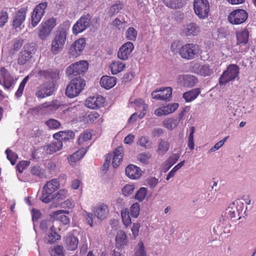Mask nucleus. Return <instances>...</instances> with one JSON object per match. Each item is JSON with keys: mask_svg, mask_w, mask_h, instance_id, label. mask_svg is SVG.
<instances>
[{"mask_svg": "<svg viewBox=\"0 0 256 256\" xmlns=\"http://www.w3.org/2000/svg\"><path fill=\"white\" fill-rule=\"evenodd\" d=\"M60 187V182L57 179H52L48 182L44 186L40 200L44 203H48L54 198L52 194Z\"/></svg>", "mask_w": 256, "mask_h": 256, "instance_id": "nucleus-5", "label": "nucleus"}, {"mask_svg": "<svg viewBox=\"0 0 256 256\" xmlns=\"http://www.w3.org/2000/svg\"><path fill=\"white\" fill-rule=\"evenodd\" d=\"M91 16L90 14L82 16L73 26L72 30L74 34L76 35L86 30L91 24Z\"/></svg>", "mask_w": 256, "mask_h": 256, "instance_id": "nucleus-13", "label": "nucleus"}, {"mask_svg": "<svg viewBox=\"0 0 256 256\" xmlns=\"http://www.w3.org/2000/svg\"><path fill=\"white\" fill-rule=\"evenodd\" d=\"M104 102V98L98 95L88 97L86 101V106L90 108L95 109L102 106Z\"/></svg>", "mask_w": 256, "mask_h": 256, "instance_id": "nucleus-18", "label": "nucleus"}, {"mask_svg": "<svg viewBox=\"0 0 256 256\" xmlns=\"http://www.w3.org/2000/svg\"><path fill=\"white\" fill-rule=\"evenodd\" d=\"M86 40L84 38H79L75 41L72 44L70 49V52L73 56L76 57L80 55L85 46Z\"/></svg>", "mask_w": 256, "mask_h": 256, "instance_id": "nucleus-22", "label": "nucleus"}, {"mask_svg": "<svg viewBox=\"0 0 256 256\" xmlns=\"http://www.w3.org/2000/svg\"><path fill=\"white\" fill-rule=\"evenodd\" d=\"M8 14L6 12H0V28L4 26L8 22Z\"/></svg>", "mask_w": 256, "mask_h": 256, "instance_id": "nucleus-59", "label": "nucleus"}, {"mask_svg": "<svg viewBox=\"0 0 256 256\" xmlns=\"http://www.w3.org/2000/svg\"><path fill=\"white\" fill-rule=\"evenodd\" d=\"M178 106L179 104L178 103L170 104L156 108L154 111V114L158 116L168 115L176 111Z\"/></svg>", "mask_w": 256, "mask_h": 256, "instance_id": "nucleus-20", "label": "nucleus"}, {"mask_svg": "<svg viewBox=\"0 0 256 256\" xmlns=\"http://www.w3.org/2000/svg\"><path fill=\"white\" fill-rule=\"evenodd\" d=\"M177 82L180 86L185 88H192L198 82V78L190 74L179 75L177 78Z\"/></svg>", "mask_w": 256, "mask_h": 256, "instance_id": "nucleus-15", "label": "nucleus"}, {"mask_svg": "<svg viewBox=\"0 0 256 256\" xmlns=\"http://www.w3.org/2000/svg\"><path fill=\"white\" fill-rule=\"evenodd\" d=\"M163 126L168 130H172L174 129L178 124L177 120L174 118H170L165 119L163 121Z\"/></svg>", "mask_w": 256, "mask_h": 256, "instance_id": "nucleus-35", "label": "nucleus"}, {"mask_svg": "<svg viewBox=\"0 0 256 256\" xmlns=\"http://www.w3.org/2000/svg\"><path fill=\"white\" fill-rule=\"evenodd\" d=\"M180 158L178 154H172L166 160V163L169 165V168L173 166L178 160Z\"/></svg>", "mask_w": 256, "mask_h": 256, "instance_id": "nucleus-58", "label": "nucleus"}, {"mask_svg": "<svg viewBox=\"0 0 256 256\" xmlns=\"http://www.w3.org/2000/svg\"><path fill=\"white\" fill-rule=\"evenodd\" d=\"M14 79L8 72L4 68H0V84H3L5 88L8 89L13 84Z\"/></svg>", "mask_w": 256, "mask_h": 256, "instance_id": "nucleus-19", "label": "nucleus"}, {"mask_svg": "<svg viewBox=\"0 0 256 256\" xmlns=\"http://www.w3.org/2000/svg\"><path fill=\"white\" fill-rule=\"evenodd\" d=\"M63 134H62V140H68L70 139L74 138V133L72 130L62 131Z\"/></svg>", "mask_w": 256, "mask_h": 256, "instance_id": "nucleus-56", "label": "nucleus"}, {"mask_svg": "<svg viewBox=\"0 0 256 256\" xmlns=\"http://www.w3.org/2000/svg\"><path fill=\"white\" fill-rule=\"evenodd\" d=\"M38 75L48 80L51 79L53 80H56L60 78V72L57 70H40L38 72Z\"/></svg>", "mask_w": 256, "mask_h": 256, "instance_id": "nucleus-27", "label": "nucleus"}, {"mask_svg": "<svg viewBox=\"0 0 256 256\" xmlns=\"http://www.w3.org/2000/svg\"><path fill=\"white\" fill-rule=\"evenodd\" d=\"M199 52L198 46L194 43H186L178 49V54L184 60H190L194 59Z\"/></svg>", "mask_w": 256, "mask_h": 256, "instance_id": "nucleus-4", "label": "nucleus"}, {"mask_svg": "<svg viewBox=\"0 0 256 256\" xmlns=\"http://www.w3.org/2000/svg\"><path fill=\"white\" fill-rule=\"evenodd\" d=\"M194 72L196 74L202 76H210L214 72L208 64H196L194 66Z\"/></svg>", "mask_w": 256, "mask_h": 256, "instance_id": "nucleus-24", "label": "nucleus"}, {"mask_svg": "<svg viewBox=\"0 0 256 256\" xmlns=\"http://www.w3.org/2000/svg\"><path fill=\"white\" fill-rule=\"evenodd\" d=\"M122 4H116L112 5L110 8L109 14L111 16L118 14L122 8Z\"/></svg>", "mask_w": 256, "mask_h": 256, "instance_id": "nucleus-55", "label": "nucleus"}, {"mask_svg": "<svg viewBox=\"0 0 256 256\" xmlns=\"http://www.w3.org/2000/svg\"><path fill=\"white\" fill-rule=\"evenodd\" d=\"M136 37V30L132 27L129 28V40L134 41Z\"/></svg>", "mask_w": 256, "mask_h": 256, "instance_id": "nucleus-64", "label": "nucleus"}, {"mask_svg": "<svg viewBox=\"0 0 256 256\" xmlns=\"http://www.w3.org/2000/svg\"><path fill=\"white\" fill-rule=\"evenodd\" d=\"M62 146V143L60 140H55L48 146L46 150L50 153L56 152L60 150Z\"/></svg>", "mask_w": 256, "mask_h": 256, "instance_id": "nucleus-39", "label": "nucleus"}, {"mask_svg": "<svg viewBox=\"0 0 256 256\" xmlns=\"http://www.w3.org/2000/svg\"><path fill=\"white\" fill-rule=\"evenodd\" d=\"M163 2L166 6L171 8H179L183 6L180 0H163Z\"/></svg>", "mask_w": 256, "mask_h": 256, "instance_id": "nucleus-40", "label": "nucleus"}, {"mask_svg": "<svg viewBox=\"0 0 256 256\" xmlns=\"http://www.w3.org/2000/svg\"><path fill=\"white\" fill-rule=\"evenodd\" d=\"M67 36V30L59 28L51 43V52L54 54L60 53L64 48Z\"/></svg>", "mask_w": 256, "mask_h": 256, "instance_id": "nucleus-1", "label": "nucleus"}, {"mask_svg": "<svg viewBox=\"0 0 256 256\" xmlns=\"http://www.w3.org/2000/svg\"><path fill=\"white\" fill-rule=\"evenodd\" d=\"M56 26V20L50 18L42 24L39 28L38 36L42 40H45Z\"/></svg>", "mask_w": 256, "mask_h": 256, "instance_id": "nucleus-12", "label": "nucleus"}, {"mask_svg": "<svg viewBox=\"0 0 256 256\" xmlns=\"http://www.w3.org/2000/svg\"><path fill=\"white\" fill-rule=\"evenodd\" d=\"M60 238V236L56 232L54 226L52 225L50 227V232L44 238V241L46 243L51 244L59 240Z\"/></svg>", "mask_w": 256, "mask_h": 256, "instance_id": "nucleus-25", "label": "nucleus"}, {"mask_svg": "<svg viewBox=\"0 0 256 256\" xmlns=\"http://www.w3.org/2000/svg\"><path fill=\"white\" fill-rule=\"evenodd\" d=\"M99 114L95 112H93L90 113H86V114L85 122L87 123H92L95 120H96L98 117Z\"/></svg>", "mask_w": 256, "mask_h": 256, "instance_id": "nucleus-46", "label": "nucleus"}, {"mask_svg": "<svg viewBox=\"0 0 256 256\" xmlns=\"http://www.w3.org/2000/svg\"><path fill=\"white\" fill-rule=\"evenodd\" d=\"M200 32V28L198 24L194 22H190L184 26L182 35L186 36H196Z\"/></svg>", "mask_w": 256, "mask_h": 256, "instance_id": "nucleus-16", "label": "nucleus"}, {"mask_svg": "<svg viewBox=\"0 0 256 256\" xmlns=\"http://www.w3.org/2000/svg\"><path fill=\"white\" fill-rule=\"evenodd\" d=\"M36 51L35 44L28 43L24 46L19 53L17 58V63L20 66H23L30 62Z\"/></svg>", "mask_w": 256, "mask_h": 256, "instance_id": "nucleus-6", "label": "nucleus"}, {"mask_svg": "<svg viewBox=\"0 0 256 256\" xmlns=\"http://www.w3.org/2000/svg\"><path fill=\"white\" fill-rule=\"evenodd\" d=\"M118 56L122 60H126L128 58V42L124 43L120 48Z\"/></svg>", "mask_w": 256, "mask_h": 256, "instance_id": "nucleus-37", "label": "nucleus"}, {"mask_svg": "<svg viewBox=\"0 0 256 256\" xmlns=\"http://www.w3.org/2000/svg\"><path fill=\"white\" fill-rule=\"evenodd\" d=\"M146 189L144 187L140 188L135 194V198L140 202H142L146 194Z\"/></svg>", "mask_w": 256, "mask_h": 256, "instance_id": "nucleus-47", "label": "nucleus"}, {"mask_svg": "<svg viewBox=\"0 0 256 256\" xmlns=\"http://www.w3.org/2000/svg\"><path fill=\"white\" fill-rule=\"evenodd\" d=\"M7 158L10 162L12 165H14L17 159L18 158V155L12 150L8 148L5 152Z\"/></svg>", "mask_w": 256, "mask_h": 256, "instance_id": "nucleus-45", "label": "nucleus"}, {"mask_svg": "<svg viewBox=\"0 0 256 256\" xmlns=\"http://www.w3.org/2000/svg\"><path fill=\"white\" fill-rule=\"evenodd\" d=\"M92 134L90 132H84L80 134L78 140V144H82L84 142H86L90 139Z\"/></svg>", "mask_w": 256, "mask_h": 256, "instance_id": "nucleus-51", "label": "nucleus"}, {"mask_svg": "<svg viewBox=\"0 0 256 256\" xmlns=\"http://www.w3.org/2000/svg\"><path fill=\"white\" fill-rule=\"evenodd\" d=\"M126 64L123 62L118 61L113 62L110 65V68L112 74H116L120 72L123 70Z\"/></svg>", "mask_w": 256, "mask_h": 256, "instance_id": "nucleus-36", "label": "nucleus"}, {"mask_svg": "<svg viewBox=\"0 0 256 256\" xmlns=\"http://www.w3.org/2000/svg\"><path fill=\"white\" fill-rule=\"evenodd\" d=\"M46 124L50 129H57L60 126V123L58 120L52 118L46 121Z\"/></svg>", "mask_w": 256, "mask_h": 256, "instance_id": "nucleus-50", "label": "nucleus"}, {"mask_svg": "<svg viewBox=\"0 0 256 256\" xmlns=\"http://www.w3.org/2000/svg\"><path fill=\"white\" fill-rule=\"evenodd\" d=\"M86 86L85 80L80 76L72 79L68 84L66 94L70 98L78 96Z\"/></svg>", "mask_w": 256, "mask_h": 256, "instance_id": "nucleus-2", "label": "nucleus"}, {"mask_svg": "<svg viewBox=\"0 0 256 256\" xmlns=\"http://www.w3.org/2000/svg\"><path fill=\"white\" fill-rule=\"evenodd\" d=\"M126 235L123 230H120L118 232L116 238V241L117 244L120 246L126 244Z\"/></svg>", "mask_w": 256, "mask_h": 256, "instance_id": "nucleus-41", "label": "nucleus"}, {"mask_svg": "<svg viewBox=\"0 0 256 256\" xmlns=\"http://www.w3.org/2000/svg\"><path fill=\"white\" fill-rule=\"evenodd\" d=\"M122 148L120 146L118 147L114 152L112 164L114 168H118L120 164L122 158Z\"/></svg>", "mask_w": 256, "mask_h": 256, "instance_id": "nucleus-31", "label": "nucleus"}, {"mask_svg": "<svg viewBox=\"0 0 256 256\" xmlns=\"http://www.w3.org/2000/svg\"><path fill=\"white\" fill-rule=\"evenodd\" d=\"M80 152H76L73 154L69 156L68 158V160L69 162L72 163L76 161L80 160L82 159V156L80 157H78V153Z\"/></svg>", "mask_w": 256, "mask_h": 256, "instance_id": "nucleus-63", "label": "nucleus"}, {"mask_svg": "<svg viewBox=\"0 0 256 256\" xmlns=\"http://www.w3.org/2000/svg\"><path fill=\"white\" fill-rule=\"evenodd\" d=\"M121 216L124 224L127 228L128 226V211L126 208L122 210Z\"/></svg>", "mask_w": 256, "mask_h": 256, "instance_id": "nucleus-57", "label": "nucleus"}, {"mask_svg": "<svg viewBox=\"0 0 256 256\" xmlns=\"http://www.w3.org/2000/svg\"><path fill=\"white\" fill-rule=\"evenodd\" d=\"M46 7V2H41L36 6L31 16V22L33 27H35L39 23Z\"/></svg>", "mask_w": 256, "mask_h": 256, "instance_id": "nucleus-14", "label": "nucleus"}, {"mask_svg": "<svg viewBox=\"0 0 256 256\" xmlns=\"http://www.w3.org/2000/svg\"><path fill=\"white\" fill-rule=\"evenodd\" d=\"M32 76V74H30L28 75L26 77L24 78L22 80L15 94V96L17 98H20L22 96L24 86L26 84V82H28V80H30V78Z\"/></svg>", "mask_w": 256, "mask_h": 256, "instance_id": "nucleus-38", "label": "nucleus"}, {"mask_svg": "<svg viewBox=\"0 0 256 256\" xmlns=\"http://www.w3.org/2000/svg\"><path fill=\"white\" fill-rule=\"evenodd\" d=\"M239 73L240 68L236 64H230L228 66L226 70H224L220 76L219 78L220 84H226L234 80L238 76Z\"/></svg>", "mask_w": 256, "mask_h": 256, "instance_id": "nucleus-7", "label": "nucleus"}, {"mask_svg": "<svg viewBox=\"0 0 256 256\" xmlns=\"http://www.w3.org/2000/svg\"><path fill=\"white\" fill-rule=\"evenodd\" d=\"M68 196V190L65 189L60 190L56 194V198L57 200H62Z\"/></svg>", "mask_w": 256, "mask_h": 256, "instance_id": "nucleus-61", "label": "nucleus"}, {"mask_svg": "<svg viewBox=\"0 0 256 256\" xmlns=\"http://www.w3.org/2000/svg\"><path fill=\"white\" fill-rule=\"evenodd\" d=\"M50 256H64V250L63 246L58 245L50 250Z\"/></svg>", "mask_w": 256, "mask_h": 256, "instance_id": "nucleus-42", "label": "nucleus"}, {"mask_svg": "<svg viewBox=\"0 0 256 256\" xmlns=\"http://www.w3.org/2000/svg\"><path fill=\"white\" fill-rule=\"evenodd\" d=\"M85 218L87 223L90 226L92 227L94 219L95 218L94 215L92 213L86 212Z\"/></svg>", "mask_w": 256, "mask_h": 256, "instance_id": "nucleus-62", "label": "nucleus"}, {"mask_svg": "<svg viewBox=\"0 0 256 256\" xmlns=\"http://www.w3.org/2000/svg\"><path fill=\"white\" fill-rule=\"evenodd\" d=\"M200 88H194L190 90L184 92L182 97L186 102H190L194 100L200 94Z\"/></svg>", "mask_w": 256, "mask_h": 256, "instance_id": "nucleus-29", "label": "nucleus"}, {"mask_svg": "<svg viewBox=\"0 0 256 256\" xmlns=\"http://www.w3.org/2000/svg\"><path fill=\"white\" fill-rule=\"evenodd\" d=\"M193 6L194 12L200 18L208 16L210 6L208 0H194Z\"/></svg>", "mask_w": 256, "mask_h": 256, "instance_id": "nucleus-8", "label": "nucleus"}, {"mask_svg": "<svg viewBox=\"0 0 256 256\" xmlns=\"http://www.w3.org/2000/svg\"><path fill=\"white\" fill-rule=\"evenodd\" d=\"M142 176L141 169L134 164H129V178L136 180Z\"/></svg>", "mask_w": 256, "mask_h": 256, "instance_id": "nucleus-33", "label": "nucleus"}, {"mask_svg": "<svg viewBox=\"0 0 256 256\" xmlns=\"http://www.w3.org/2000/svg\"><path fill=\"white\" fill-rule=\"evenodd\" d=\"M54 88L53 84L49 86L46 84H44L38 88L36 92V95L38 98H44L52 95L54 92Z\"/></svg>", "mask_w": 256, "mask_h": 256, "instance_id": "nucleus-23", "label": "nucleus"}, {"mask_svg": "<svg viewBox=\"0 0 256 256\" xmlns=\"http://www.w3.org/2000/svg\"><path fill=\"white\" fill-rule=\"evenodd\" d=\"M184 160H183L174 166V167L170 172L167 175L166 180H168L171 178L173 177L175 174L176 172L184 165Z\"/></svg>", "mask_w": 256, "mask_h": 256, "instance_id": "nucleus-48", "label": "nucleus"}, {"mask_svg": "<svg viewBox=\"0 0 256 256\" xmlns=\"http://www.w3.org/2000/svg\"><path fill=\"white\" fill-rule=\"evenodd\" d=\"M134 104L138 108H142V112H146L148 108V105L144 103V101L140 98H137L131 104Z\"/></svg>", "mask_w": 256, "mask_h": 256, "instance_id": "nucleus-53", "label": "nucleus"}, {"mask_svg": "<svg viewBox=\"0 0 256 256\" xmlns=\"http://www.w3.org/2000/svg\"><path fill=\"white\" fill-rule=\"evenodd\" d=\"M94 216L98 220H103L108 215L109 210L108 206L104 204H99L93 208Z\"/></svg>", "mask_w": 256, "mask_h": 256, "instance_id": "nucleus-21", "label": "nucleus"}, {"mask_svg": "<svg viewBox=\"0 0 256 256\" xmlns=\"http://www.w3.org/2000/svg\"><path fill=\"white\" fill-rule=\"evenodd\" d=\"M30 164V162L28 160H22L20 162L16 165V169L20 172H23L24 170H25Z\"/></svg>", "mask_w": 256, "mask_h": 256, "instance_id": "nucleus-54", "label": "nucleus"}, {"mask_svg": "<svg viewBox=\"0 0 256 256\" xmlns=\"http://www.w3.org/2000/svg\"><path fill=\"white\" fill-rule=\"evenodd\" d=\"M78 244V240L74 236H68L65 239V248L68 250L73 251L76 250Z\"/></svg>", "mask_w": 256, "mask_h": 256, "instance_id": "nucleus-28", "label": "nucleus"}, {"mask_svg": "<svg viewBox=\"0 0 256 256\" xmlns=\"http://www.w3.org/2000/svg\"><path fill=\"white\" fill-rule=\"evenodd\" d=\"M88 63L85 60L76 62L70 65L66 70L68 76L83 74L88 69Z\"/></svg>", "mask_w": 256, "mask_h": 256, "instance_id": "nucleus-11", "label": "nucleus"}, {"mask_svg": "<svg viewBox=\"0 0 256 256\" xmlns=\"http://www.w3.org/2000/svg\"><path fill=\"white\" fill-rule=\"evenodd\" d=\"M195 131V128L194 126H192L190 128V132L188 136V146L190 150H192L194 148V134Z\"/></svg>", "mask_w": 256, "mask_h": 256, "instance_id": "nucleus-52", "label": "nucleus"}, {"mask_svg": "<svg viewBox=\"0 0 256 256\" xmlns=\"http://www.w3.org/2000/svg\"><path fill=\"white\" fill-rule=\"evenodd\" d=\"M172 88L170 87H167L156 90L152 93V98L157 100H168L172 97Z\"/></svg>", "mask_w": 256, "mask_h": 256, "instance_id": "nucleus-17", "label": "nucleus"}, {"mask_svg": "<svg viewBox=\"0 0 256 256\" xmlns=\"http://www.w3.org/2000/svg\"><path fill=\"white\" fill-rule=\"evenodd\" d=\"M54 220H42L40 223V228L43 230H46L48 227H50L52 225V222Z\"/></svg>", "mask_w": 256, "mask_h": 256, "instance_id": "nucleus-60", "label": "nucleus"}, {"mask_svg": "<svg viewBox=\"0 0 256 256\" xmlns=\"http://www.w3.org/2000/svg\"><path fill=\"white\" fill-rule=\"evenodd\" d=\"M134 256H146L145 247L142 241H140L135 248Z\"/></svg>", "mask_w": 256, "mask_h": 256, "instance_id": "nucleus-43", "label": "nucleus"}, {"mask_svg": "<svg viewBox=\"0 0 256 256\" xmlns=\"http://www.w3.org/2000/svg\"><path fill=\"white\" fill-rule=\"evenodd\" d=\"M130 214L135 218H136L140 214V205L138 203L136 202L130 206Z\"/></svg>", "mask_w": 256, "mask_h": 256, "instance_id": "nucleus-49", "label": "nucleus"}, {"mask_svg": "<svg viewBox=\"0 0 256 256\" xmlns=\"http://www.w3.org/2000/svg\"><path fill=\"white\" fill-rule=\"evenodd\" d=\"M152 158V154L149 152H143L138 155L137 159L140 162L146 164Z\"/></svg>", "mask_w": 256, "mask_h": 256, "instance_id": "nucleus-44", "label": "nucleus"}, {"mask_svg": "<svg viewBox=\"0 0 256 256\" xmlns=\"http://www.w3.org/2000/svg\"><path fill=\"white\" fill-rule=\"evenodd\" d=\"M248 18V12L242 9L232 10L228 16V20L232 24L238 25L244 22Z\"/></svg>", "mask_w": 256, "mask_h": 256, "instance_id": "nucleus-10", "label": "nucleus"}, {"mask_svg": "<svg viewBox=\"0 0 256 256\" xmlns=\"http://www.w3.org/2000/svg\"><path fill=\"white\" fill-rule=\"evenodd\" d=\"M116 83V79L114 76H104L101 78L100 84L102 87L108 90L113 88Z\"/></svg>", "mask_w": 256, "mask_h": 256, "instance_id": "nucleus-26", "label": "nucleus"}, {"mask_svg": "<svg viewBox=\"0 0 256 256\" xmlns=\"http://www.w3.org/2000/svg\"><path fill=\"white\" fill-rule=\"evenodd\" d=\"M249 32L246 28L235 32L236 43L234 46V48L237 52L242 53L247 50L246 45L249 41Z\"/></svg>", "mask_w": 256, "mask_h": 256, "instance_id": "nucleus-3", "label": "nucleus"}, {"mask_svg": "<svg viewBox=\"0 0 256 256\" xmlns=\"http://www.w3.org/2000/svg\"><path fill=\"white\" fill-rule=\"evenodd\" d=\"M170 147L169 142L163 139L158 140V148L156 152L159 155H164L168 150Z\"/></svg>", "mask_w": 256, "mask_h": 256, "instance_id": "nucleus-34", "label": "nucleus"}, {"mask_svg": "<svg viewBox=\"0 0 256 256\" xmlns=\"http://www.w3.org/2000/svg\"><path fill=\"white\" fill-rule=\"evenodd\" d=\"M30 172L32 176L38 178L42 179L46 178V174L44 169L38 164L31 166Z\"/></svg>", "mask_w": 256, "mask_h": 256, "instance_id": "nucleus-32", "label": "nucleus"}, {"mask_svg": "<svg viewBox=\"0 0 256 256\" xmlns=\"http://www.w3.org/2000/svg\"><path fill=\"white\" fill-rule=\"evenodd\" d=\"M64 212H66V211L59 210L52 212L50 216L52 218L58 220L62 224L68 225L70 224V219L68 216L65 215H60V214Z\"/></svg>", "mask_w": 256, "mask_h": 256, "instance_id": "nucleus-30", "label": "nucleus"}, {"mask_svg": "<svg viewBox=\"0 0 256 256\" xmlns=\"http://www.w3.org/2000/svg\"><path fill=\"white\" fill-rule=\"evenodd\" d=\"M28 12V7L24 6L16 11L12 17V26L16 31L21 30L24 27L23 24Z\"/></svg>", "mask_w": 256, "mask_h": 256, "instance_id": "nucleus-9", "label": "nucleus"}]
</instances>
